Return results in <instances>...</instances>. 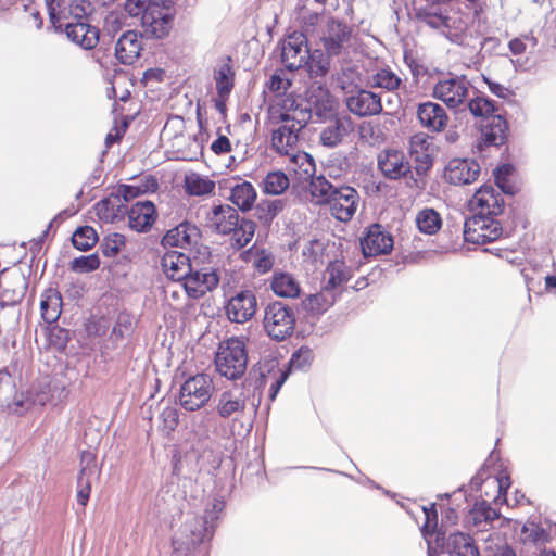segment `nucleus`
Masks as SVG:
<instances>
[{
	"label": "nucleus",
	"instance_id": "nucleus-1",
	"mask_svg": "<svg viewBox=\"0 0 556 556\" xmlns=\"http://www.w3.org/2000/svg\"><path fill=\"white\" fill-rule=\"evenodd\" d=\"M224 507V501L215 498L206 505L202 517L192 516L186 519L173 538L174 554L189 556L200 544L210 541Z\"/></svg>",
	"mask_w": 556,
	"mask_h": 556
},
{
	"label": "nucleus",
	"instance_id": "nucleus-2",
	"mask_svg": "<svg viewBox=\"0 0 556 556\" xmlns=\"http://www.w3.org/2000/svg\"><path fill=\"white\" fill-rule=\"evenodd\" d=\"M125 11L131 17H140L147 35L157 39L169 35L173 27L172 0H125Z\"/></svg>",
	"mask_w": 556,
	"mask_h": 556
},
{
	"label": "nucleus",
	"instance_id": "nucleus-3",
	"mask_svg": "<svg viewBox=\"0 0 556 556\" xmlns=\"http://www.w3.org/2000/svg\"><path fill=\"white\" fill-rule=\"evenodd\" d=\"M208 226L220 235H231V247L240 250L248 245L255 233V223L242 218L238 211L228 205L213 206L206 214Z\"/></svg>",
	"mask_w": 556,
	"mask_h": 556
},
{
	"label": "nucleus",
	"instance_id": "nucleus-4",
	"mask_svg": "<svg viewBox=\"0 0 556 556\" xmlns=\"http://www.w3.org/2000/svg\"><path fill=\"white\" fill-rule=\"evenodd\" d=\"M261 399L250 397L249 393L240 386H232L223 390L216 397L215 412L219 418L247 424L250 430L257 415Z\"/></svg>",
	"mask_w": 556,
	"mask_h": 556
},
{
	"label": "nucleus",
	"instance_id": "nucleus-5",
	"mask_svg": "<svg viewBox=\"0 0 556 556\" xmlns=\"http://www.w3.org/2000/svg\"><path fill=\"white\" fill-rule=\"evenodd\" d=\"M468 109L475 117L480 118L478 122L480 138L473 147L475 153L483 155L485 149L505 144L508 138V124L498 113L500 106H468Z\"/></svg>",
	"mask_w": 556,
	"mask_h": 556
},
{
	"label": "nucleus",
	"instance_id": "nucleus-6",
	"mask_svg": "<svg viewBox=\"0 0 556 556\" xmlns=\"http://www.w3.org/2000/svg\"><path fill=\"white\" fill-rule=\"evenodd\" d=\"M248 354L242 338L232 337L219 344L215 357L217 372L229 379L237 380L247 370Z\"/></svg>",
	"mask_w": 556,
	"mask_h": 556
},
{
	"label": "nucleus",
	"instance_id": "nucleus-7",
	"mask_svg": "<svg viewBox=\"0 0 556 556\" xmlns=\"http://www.w3.org/2000/svg\"><path fill=\"white\" fill-rule=\"evenodd\" d=\"M262 325L265 333L271 340L283 341L294 331V311L280 301L270 302L264 307Z\"/></svg>",
	"mask_w": 556,
	"mask_h": 556
},
{
	"label": "nucleus",
	"instance_id": "nucleus-8",
	"mask_svg": "<svg viewBox=\"0 0 556 556\" xmlns=\"http://www.w3.org/2000/svg\"><path fill=\"white\" fill-rule=\"evenodd\" d=\"M213 390V380L207 374L190 376L180 386L179 404L188 412L199 410L208 403Z\"/></svg>",
	"mask_w": 556,
	"mask_h": 556
},
{
	"label": "nucleus",
	"instance_id": "nucleus-9",
	"mask_svg": "<svg viewBox=\"0 0 556 556\" xmlns=\"http://www.w3.org/2000/svg\"><path fill=\"white\" fill-rule=\"evenodd\" d=\"M313 112L319 117H330L333 114V106H267V116L270 124L287 123L293 125L298 134L311 119Z\"/></svg>",
	"mask_w": 556,
	"mask_h": 556
},
{
	"label": "nucleus",
	"instance_id": "nucleus-10",
	"mask_svg": "<svg viewBox=\"0 0 556 556\" xmlns=\"http://www.w3.org/2000/svg\"><path fill=\"white\" fill-rule=\"evenodd\" d=\"M280 62L289 72L301 70L309 59V46L307 37L301 31L287 35L280 42Z\"/></svg>",
	"mask_w": 556,
	"mask_h": 556
},
{
	"label": "nucleus",
	"instance_id": "nucleus-11",
	"mask_svg": "<svg viewBox=\"0 0 556 556\" xmlns=\"http://www.w3.org/2000/svg\"><path fill=\"white\" fill-rule=\"evenodd\" d=\"M353 34V27L345 21L329 17L319 33V41L323 49L330 54L341 55L349 47Z\"/></svg>",
	"mask_w": 556,
	"mask_h": 556
},
{
	"label": "nucleus",
	"instance_id": "nucleus-12",
	"mask_svg": "<svg viewBox=\"0 0 556 556\" xmlns=\"http://www.w3.org/2000/svg\"><path fill=\"white\" fill-rule=\"evenodd\" d=\"M503 233L501 223L491 216L472 215L464 224V239L473 244H485Z\"/></svg>",
	"mask_w": 556,
	"mask_h": 556
},
{
	"label": "nucleus",
	"instance_id": "nucleus-13",
	"mask_svg": "<svg viewBox=\"0 0 556 556\" xmlns=\"http://www.w3.org/2000/svg\"><path fill=\"white\" fill-rule=\"evenodd\" d=\"M469 87L468 81L458 78H451L439 81L433 88V97L441 100L444 104H497L495 101L484 97H476L465 103L468 96Z\"/></svg>",
	"mask_w": 556,
	"mask_h": 556
},
{
	"label": "nucleus",
	"instance_id": "nucleus-14",
	"mask_svg": "<svg viewBox=\"0 0 556 556\" xmlns=\"http://www.w3.org/2000/svg\"><path fill=\"white\" fill-rule=\"evenodd\" d=\"M414 16L417 22L453 40L450 35L455 22L444 5L426 3L414 8Z\"/></svg>",
	"mask_w": 556,
	"mask_h": 556
},
{
	"label": "nucleus",
	"instance_id": "nucleus-15",
	"mask_svg": "<svg viewBox=\"0 0 556 556\" xmlns=\"http://www.w3.org/2000/svg\"><path fill=\"white\" fill-rule=\"evenodd\" d=\"M220 281L218 269L203 267L194 269L191 267L185 282L182 283L187 295L193 300L203 298L206 293L215 290Z\"/></svg>",
	"mask_w": 556,
	"mask_h": 556
},
{
	"label": "nucleus",
	"instance_id": "nucleus-16",
	"mask_svg": "<svg viewBox=\"0 0 556 556\" xmlns=\"http://www.w3.org/2000/svg\"><path fill=\"white\" fill-rule=\"evenodd\" d=\"M224 308L230 323L244 324L251 320L256 313V295L252 290H241L228 299Z\"/></svg>",
	"mask_w": 556,
	"mask_h": 556
},
{
	"label": "nucleus",
	"instance_id": "nucleus-17",
	"mask_svg": "<svg viewBox=\"0 0 556 556\" xmlns=\"http://www.w3.org/2000/svg\"><path fill=\"white\" fill-rule=\"evenodd\" d=\"M472 215L491 216L496 218L504 210V200L501 193L491 185L481 186L469 200Z\"/></svg>",
	"mask_w": 556,
	"mask_h": 556
},
{
	"label": "nucleus",
	"instance_id": "nucleus-18",
	"mask_svg": "<svg viewBox=\"0 0 556 556\" xmlns=\"http://www.w3.org/2000/svg\"><path fill=\"white\" fill-rule=\"evenodd\" d=\"M359 194L356 189L350 186H340L329 201L331 215L343 223L350 222L357 211Z\"/></svg>",
	"mask_w": 556,
	"mask_h": 556
},
{
	"label": "nucleus",
	"instance_id": "nucleus-19",
	"mask_svg": "<svg viewBox=\"0 0 556 556\" xmlns=\"http://www.w3.org/2000/svg\"><path fill=\"white\" fill-rule=\"evenodd\" d=\"M409 156L418 176L426 175L433 165L434 146L432 137L415 134L409 139Z\"/></svg>",
	"mask_w": 556,
	"mask_h": 556
},
{
	"label": "nucleus",
	"instance_id": "nucleus-20",
	"mask_svg": "<svg viewBox=\"0 0 556 556\" xmlns=\"http://www.w3.org/2000/svg\"><path fill=\"white\" fill-rule=\"evenodd\" d=\"M361 248L365 257L389 254L393 249V238L379 224H372L361 239Z\"/></svg>",
	"mask_w": 556,
	"mask_h": 556
},
{
	"label": "nucleus",
	"instance_id": "nucleus-21",
	"mask_svg": "<svg viewBox=\"0 0 556 556\" xmlns=\"http://www.w3.org/2000/svg\"><path fill=\"white\" fill-rule=\"evenodd\" d=\"M100 470L97 467L96 455L90 451L80 454V470L77 477V502L85 507L91 492V479L98 477Z\"/></svg>",
	"mask_w": 556,
	"mask_h": 556
},
{
	"label": "nucleus",
	"instance_id": "nucleus-22",
	"mask_svg": "<svg viewBox=\"0 0 556 556\" xmlns=\"http://www.w3.org/2000/svg\"><path fill=\"white\" fill-rule=\"evenodd\" d=\"M28 283L24 275L12 273L0 280V306L2 308L18 304L25 296Z\"/></svg>",
	"mask_w": 556,
	"mask_h": 556
},
{
	"label": "nucleus",
	"instance_id": "nucleus-23",
	"mask_svg": "<svg viewBox=\"0 0 556 556\" xmlns=\"http://www.w3.org/2000/svg\"><path fill=\"white\" fill-rule=\"evenodd\" d=\"M378 168L386 178L396 180L410 172V164L405 160L403 152L395 149H387L378 155Z\"/></svg>",
	"mask_w": 556,
	"mask_h": 556
},
{
	"label": "nucleus",
	"instance_id": "nucleus-24",
	"mask_svg": "<svg viewBox=\"0 0 556 556\" xmlns=\"http://www.w3.org/2000/svg\"><path fill=\"white\" fill-rule=\"evenodd\" d=\"M480 165L467 159H454L448 162L444 170L445 179L453 185H468L477 180Z\"/></svg>",
	"mask_w": 556,
	"mask_h": 556
},
{
	"label": "nucleus",
	"instance_id": "nucleus-25",
	"mask_svg": "<svg viewBox=\"0 0 556 556\" xmlns=\"http://www.w3.org/2000/svg\"><path fill=\"white\" fill-rule=\"evenodd\" d=\"M440 533H437L435 541L439 542L441 540ZM443 542V551L448 554V556H480L479 548L472 539V536L468 533L455 531L448 534V536Z\"/></svg>",
	"mask_w": 556,
	"mask_h": 556
},
{
	"label": "nucleus",
	"instance_id": "nucleus-26",
	"mask_svg": "<svg viewBox=\"0 0 556 556\" xmlns=\"http://www.w3.org/2000/svg\"><path fill=\"white\" fill-rule=\"evenodd\" d=\"M126 213L129 227L137 232L149 231L157 217L155 205L151 201H138Z\"/></svg>",
	"mask_w": 556,
	"mask_h": 556
},
{
	"label": "nucleus",
	"instance_id": "nucleus-27",
	"mask_svg": "<svg viewBox=\"0 0 556 556\" xmlns=\"http://www.w3.org/2000/svg\"><path fill=\"white\" fill-rule=\"evenodd\" d=\"M164 274L174 281L185 282L192 264L188 255L178 251H167L161 260Z\"/></svg>",
	"mask_w": 556,
	"mask_h": 556
},
{
	"label": "nucleus",
	"instance_id": "nucleus-28",
	"mask_svg": "<svg viewBox=\"0 0 556 556\" xmlns=\"http://www.w3.org/2000/svg\"><path fill=\"white\" fill-rule=\"evenodd\" d=\"M67 38L85 50L93 49L99 42L100 31L88 22H68L65 24Z\"/></svg>",
	"mask_w": 556,
	"mask_h": 556
},
{
	"label": "nucleus",
	"instance_id": "nucleus-29",
	"mask_svg": "<svg viewBox=\"0 0 556 556\" xmlns=\"http://www.w3.org/2000/svg\"><path fill=\"white\" fill-rule=\"evenodd\" d=\"M141 50V36L134 30L125 31L115 45V55L122 64L130 65L135 63Z\"/></svg>",
	"mask_w": 556,
	"mask_h": 556
},
{
	"label": "nucleus",
	"instance_id": "nucleus-30",
	"mask_svg": "<svg viewBox=\"0 0 556 556\" xmlns=\"http://www.w3.org/2000/svg\"><path fill=\"white\" fill-rule=\"evenodd\" d=\"M553 525L540 517H530L521 528L520 538L523 543L545 544L551 540Z\"/></svg>",
	"mask_w": 556,
	"mask_h": 556
},
{
	"label": "nucleus",
	"instance_id": "nucleus-31",
	"mask_svg": "<svg viewBox=\"0 0 556 556\" xmlns=\"http://www.w3.org/2000/svg\"><path fill=\"white\" fill-rule=\"evenodd\" d=\"M281 125L273 130L271 147L280 155L290 156L298 149L299 134L293 125L280 123Z\"/></svg>",
	"mask_w": 556,
	"mask_h": 556
},
{
	"label": "nucleus",
	"instance_id": "nucleus-32",
	"mask_svg": "<svg viewBox=\"0 0 556 556\" xmlns=\"http://www.w3.org/2000/svg\"><path fill=\"white\" fill-rule=\"evenodd\" d=\"M352 129L353 125L349 116L336 115L333 118H330L329 125L321 130L320 141L324 146L333 148L338 146Z\"/></svg>",
	"mask_w": 556,
	"mask_h": 556
},
{
	"label": "nucleus",
	"instance_id": "nucleus-33",
	"mask_svg": "<svg viewBox=\"0 0 556 556\" xmlns=\"http://www.w3.org/2000/svg\"><path fill=\"white\" fill-rule=\"evenodd\" d=\"M337 58L323 48L309 51V59L303 68L306 70L309 78L324 79L332 70V60Z\"/></svg>",
	"mask_w": 556,
	"mask_h": 556
},
{
	"label": "nucleus",
	"instance_id": "nucleus-34",
	"mask_svg": "<svg viewBox=\"0 0 556 556\" xmlns=\"http://www.w3.org/2000/svg\"><path fill=\"white\" fill-rule=\"evenodd\" d=\"M94 212L100 220L115 223L124 217L127 207L119 199V195L111 194L94 205Z\"/></svg>",
	"mask_w": 556,
	"mask_h": 556
},
{
	"label": "nucleus",
	"instance_id": "nucleus-35",
	"mask_svg": "<svg viewBox=\"0 0 556 556\" xmlns=\"http://www.w3.org/2000/svg\"><path fill=\"white\" fill-rule=\"evenodd\" d=\"M198 229L189 223H181L175 228L168 230L163 237V244L169 247L189 248L195 243Z\"/></svg>",
	"mask_w": 556,
	"mask_h": 556
},
{
	"label": "nucleus",
	"instance_id": "nucleus-36",
	"mask_svg": "<svg viewBox=\"0 0 556 556\" xmlns=\"http://www.w3.org/2000/svg\"><path fill=\"white\" fill-rule=\"evenodd\" d=\"M270 289L279 298L295 299L301 293L299 281L291 274L283 271L273 274Z\"/></svg>",
	"mask_w": 556,
	"mask_h": 556
},
{
	"label": "nucleus",
	"instance_id": "nucleus-37",
	"mask_svg": "<svg viewBox=\"0 0 556 556\" xmlns=\"http://www.w3.org/2000/svg\"><path fill=\"white\" fill-rule=\"evenodd\" d=\"M288 168L294 173L301 182L309 181L316 172L313 157L308 153L299 150L290 155Z\"/></svg>",
	"mask_w": 556,
	"mask_h": 556
},
{
	"label": "nucleus",
	"instance_id": "nucleus-38",
	"mask_svg": "<svg viewBox=\"0 0 556 556\" xmlns=\"http://www.w3.org/2000/svg\"><path fill=\"white\" fill-rule=\"evenodd\" d=\"M229 200L242 212L250 211L256 201V190L249 181L231 185Z\"/></svg>",
	"mask_w": 556,
	"mask_h": 556
},
{
	"label": "nucleus",
	"instance_id": "nucleus-39",
	"mask_svg": "<svg viewBox=\"0 0 556 556\" xmlns=\"http://www.w3.org/2000/svg\"><path fill=\"white\" fill-rule=\"evenodd\" d=\"M41 317L47 324L55 323L62 313V296L56 289H48L41 294Z\"/></svg>",
	"mask_w": 556,
	"mask_h": 556
},
{
	"label": "nucleus",
	"instance_id": "nucleus-40",
	"mask_svg": "<svg viewBox=\"0 0 556 556\" xmlns=\"http://www.w3.org/2000/svg\"><path fill=\"white\" fill-rule=\"evenodd\" d=\"M497 518L498 513L485 501L476 503L467 517L468 522L480 531L488 530Z\"/></svg>",
	"mask_w": 556,
	"mask_h": 556
},
{
	"label": "nucleus",
	"instance_id": "nucleus-41",
	"mask_svg": "<svg viewBox=\"0 0 556 556\" xmlns=\"http://www.w3.org/2000/svg\"><path fill=\"white\" fill-rule=\"evenodd\" d=\"M418 118L422 125L433 131L442 130L447 123L444 106H418Z\"/></svg>",
	"mask_w": 556,
	"mask_h": 556
},
{
	"label": "nucleus",
	"instance_id": "nucleus-42",
	"mask_svg": "<svg viewBox=\"0 0 556 556\" xmlns=\"http://www.w3.org/2000/svg\"><path fill=\"white\" fill-rule=\"evenodd\" d=\"M185 190L193 197L211 195L215 191V181L207 176L191 173L185 177Z\"/></svg>",
	"mask_w": 556,
	"mask_h": 556
},
{
	"label": "nucleus",
	"instance_id": "nucleus-43",
	"mask_svg": "<svg viewBox=\"0 0 556 556\" xmlns=\"http://www.w3.org/2000/svg\"><path fill=\"white\" fill-rule=\"evenodd\" d=\"M215 81L217 88V98L214 104H225L230 91L233 88V72L228 64H222L215 70Z\"/></svg>",
	"mask_w": 556,
	"mask_h": 556
},
{
	"label": "nucleus",
	"instance_id": "nucleus-44",
	"mask_svg": "<svg viewBox=\"0 0 556 556\" xmlns=\"http://www.w3.org/2000/svg\"><path fill=\"white\" fill-rule=\"evenodd\" d=\"M308 182L312 201L318 205L328 204L338 188L324 176H314Z\"/></svg>",
	"mask_w": 556,
	"mask_h": 556
},
{
	"label": "nucleus",
	"instance_id": "nucleus-45",
	"mask_svg": "<svg viewBox=\"0 0 556 556\" xmlns=\"http://www.w3.org/2000/svg\"><path fill=\"white\" fill-rule=\"evenodd\" d=\"M112 115L114 118V125L105 137L106 148H110L112 144L122 139L130 122L134 119L132 116L123 114V106H114L112 110Z\"/></svg>",
	"mask_w": 556,
	"mask_h": 556
},
{
	"label": "nucleus",
	"instance_id": "nucleus-46",
	"mask_svg": "<svg viewBox=\"0 0 556 556\" xmlns=\"http://www.w3.org/2000/svg\"><path fill=\"white\" fill-rule=\"evenodd\" d=\"M289 186V177L281 170L269 172L263 179V191L266 194H282Z\"/></svg>",
	"mask_w": 556,
	"mask_h": 556
},
{
	"label": "nucleus",
	"instance_id": "nucleus-47",
	"mask_svg": "<svg viewBox=\"0 0 556 556\" xmlns=\"http://www.w3.org/2000/svg\"><path fill=\"white\" fill-rule=\"evenodd\" d=\"M416 224L420 232L433 235L441 228L442 219L433 208H424L417 214Z\"/></svg>",
	"mask_w": 556,
	"mask_h": 556
},
{
	"label": "nucleus",
	"instance_id": "nucleus-48",
	"mask_svg": "<svg viewBox=\"0 0 556 556\" xmlns=\"http://www.w3.org/2000/svg\"><path fill=\"white\" fill-rule=\"evenodd\" d=\"M326 271L328 274L327 288L333 289L351 278V271L343 261L331 262Z\"/></svg>",
	"mask_w": 556,
	"mask_h": 556
},
{
	"label": "nucleus",
	"instance_id": "nucleus-49",
	"mask_svg": "<svg viewBox=\"0 0 556 556\" xmlns=\"http://www.w3.org/2000/svg\"><path fill=\"white\" fill-rule=\"evenodd\" d=\"M333 302L334 300L332 296L325 293H316L311 294L303 300L302 305L306 312L313 315H320L331 307Z\"/></svg>",
	"mask_w": 556,
	"mask_h": 556
},
{
	"label": "nucleus",
	"instance_id": "nucleus-50",
	"mask_svg": "<svg viewBox=\"0 0 556 556\" xmlns=\"http://www.w3.org/2000/svg\"><path fill=\"white\" fill-rule=\"evenodd\" d=\"M97 241V231L91 226L79 227L72 236L73 245L80 251L91 249Z\"/></svg>",
	"mask_w": 556,
	"mask_h": 556
},
{
	"label": "nucleus",
	"instance_id": "nucleus-51",
	"mask_svg": "<svg viewBox=\"0 0 556 556\" xmlns=\"http://www.w3.org/2000/svg\"><path fill=\"white\" fill-rule=\"evenodd\" d=\"M282 210L280 200H264L255 207V216L263 224H270L276 215Z\"/></svg>",
	"mask_w": 556,
	"mask_h": 556
},
{
	"label": "nucleus",
	"instance_id": "nucleus-52",
	"mask_svg": "<svg viewBox=\"0 0 556 556\" xmlns=\"http://www.w3.org/2000/svg\"><path fill=\"white\" fill-rule=\"evenodd\" d=\"M306 104H332L328 88L315 80L306 90Z\"/></svg>",
	"mask_w": 556,
	"mask_h": 556
},
{
	"label": "nucleus",
	"instance_id": "nucleus-53",
	"mask_svg": "<svg viewBox=\"0 0 556 556\" xmlns=\"http://www.w3.org/2000/svg\"><path fill=\"white\" fill-rule=\"evenodd\" d=\"M424 513L426 516V521L421 528V532L426 541L428 542V555L432 556V547L430 545L429 538L434 534V530L438 523V513L435 509V504H431L429 507H424Z\"/></svg>",
	"mask_w": 556,
	"mask_h": 556
},
{
	"label": "nucleus",
	"instance_id": "nucleus-54",
	"mask_svg": "<svg viewBox=\"0 0 556 556\" xmlns=\"http://www.w3.org/2000/svg\"><path fill=\"white\" fill-rule=\"evenodd\" d=\"M126 244V238L122 233L113 232L104 237L101 242V251L108 257H113L118 254V252Z\"/></svg>",
	"mask_w": 556,
	"mask_h": 556
},
{
	"label": "nucleus",
	"instance_id": "nucleus-55",
	"mask_svg": "<svg viewBox=\"0 0 556 556\" xmlns=\"http://www.w3.org/2000/svg\"><path fill=\"white\" fill-rule=\"evenodd\" d=\"M401 79L390 70H381L372 77V86L393 91L399 88Z\"/></svg>",
	"mask_w": 556,
	"mask_h": 556
},
{
	"label": "nucleus",
	"instance_id": "nucleus-56",
	"mask_svg": "<svg viewBox=\"0 0 556 556\" xmlns=\"http://www.w3.org/2000/svg\"><path fill=\"white\" fill-rule=\"evenodd\" d=\"M162 430L169 435L175 431L179 424V410L175 406H165L159 416Z\"/></svg>",
	"mask_w": 556,
	"mask_h": 556
},
{
	"label": "nucleus",
	"instance_id": "nucleus-57",
	"mask_svg": "<svg viewBox=\"0 0 556 556\" xmlns=\"http://www.w3.org/2000/svg\"><path fill=\"white\" fill-rule=\"evenodd\" d=\"M100 266V260L97 254H90L79 256L71 262V270L80 274L91 273L98 269Z\"/></svg>",
	"mask_w": 556,
	"mask_h": 556
},
{
	"label": "nucleus",
	"instance_id": "nucleus-58",
	"mask_svg": "<svg viewBox=\"0 0 556 556\" xmlns=\"http://www.w3.org/2000/svg\"><path fill=\"white\" fill-rule=\"evenodd\" d=\"M514 172V167L510 164H504L494 170V178L496 186L507 194H514L515 188L509 182V177Z\"/></svg>",
	"mask_w": 556,
	"mask_h": 556
},
{
	"label": "nucleus",
	"instance_id": "nucleus-59",
	"mask_svg": "<svg viewBox=\"0 0 556 556\" xmlns=\"http://www.w3.org/2000/svg\"><path fill=\"white\" fill-rule=\"evenodd\" d=\"M91 11L92 4L89 0H73L70 4V15L73 22H87Z\"/></svg>",
	"mask_w": 556,
	"mask_h": 556
},
{
	"label": "nucleus",
	"instance_id": "nucleus-60",
	"mask_svg": "<svg viewBox=\"0 0 556 556\" xmlns=\"http://www.w3.org/2000/svg\"><path fill=\"white\" fill-rule=\"evenodd\" d=\"M313 357V351L309 348L302 346L293 353L290 359V366L293 369L303 370L311 365Z\"/></svg>",
	"mask_w": 556,
	"mask_h": 556
},
{
	"label": "nucleus",
	"instance_id": "nucleus-61",
	"mask_svg": "<svg viewBox=\"0 0 556 556\" xmlns=\"http://www.w3.org/2000/svg\"><path fill=\"white\" fill-rule=\"evenodd\" d=\"M269 91L276 96H282L291 86V80L282 77L280 74L275 73L269 81L266 84Z\"/></svg>",
	"mask_w": 556,
	"mask_h": 556
},
{
	"label": "nucleus",
	"instance_id": "nucleus-62",
	"mask_svg": "<svg viewBox=\"0 0 556 556\" xmlns=\"http://www.w3.org/2000/svg\"><path fill=\"white\" fill-rule=\"evenodd\" d=\"M382 98L381 96H377L371 91L362 90L358 93L357 99L355 100L353 97L346 99L345 104H381Z\"/></svg>",
	"mask_w": 556,
	"mask_h": 556
},
{
	"label": "nucleus",
	"instance_id": "nucleus-63",
	"mask_svg": "<svg viewBox=\"0 0 556 556\" xmlns=\"http://www.w3.org/2000/svg\"><path fill=\"white\" fill-rule=\"evenodd\" d=\"M206 417L204 415H194L190 417V429L198 437H206L208 429L206 426Z\"/></svg>",
	"mask_w": 556,
	"mask_h": 556
},
{
	"label": "nucleus",
	"instance_id": "nucleus-64",
	"mask_svg": "<svg viewBox=\"0 0 556 556\" xmlns=\"http://www.w3.org/2000/svg\"><path fill=\"white\" fill-rule=\"evenodd\" d=\"M50 340L59 349H64L68 341V331L62 328H55L50 333Z\"/></svg>",
	"mask_w": 556,
	"mask_h": 556
}]
</instances>
